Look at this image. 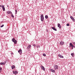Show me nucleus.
Instances as JSON below:
<instances>
[{
    "instance_id": "1",
    "label": "nucleus",
    "mask_w": 75,
    "mask_h": 75,
    "mask_svg": "<svg viewBox=\"0 0 75 75\" xmlns=\"http://www.w3.org/2000/svg\"><path fill=\"white\" fill-rule=\"evenodd\" d=\"M40 18H41V20L42 21H43L44 19V15H43V14H42L41 15Z\"/></svg>"
},
{
    "instance_id": "2",
    "label": "nucleus",
    "mask_w": 75,
    "mask_h": 75,
    "mask_svg": "<svg viewBox=\"0 0 75 75\" xmlns=\"http://www.w3.org/2000/svg\"><path fill=\"white\" fill-rule=\"evenodd\" d=\"M0 7H1L2 8L4 11H5V7H4V6L0 5Z\"/></svg>"
},
{
    "instance_id": "3",
    "label": "nucleus",
    "mask_w": 75,
    "mask_h": 75,
    "mask_svg": "<svg viewBox=\"0 0 75 75\" xmlns=\"http://www.w3.org/2000/svg\"><path fill=\"white\" fill-rule=\"evenodd\" d=\"M12 41L15 44H17V40H15V38H13L12 39Z\"/></svg>"
},
{
    "instance_id": "4",
    "label": "nucleus",
    "mask_w": 75,
    "mask_h": 75,
    "mask_svg": "<svg viewBox=\"0 0 75 75\" xmlns=\"http://www.w3.org/2000/svg\"><path fill=\"white\" fill-rule=\"evenodd\" d=\"M54 68L55 70V69H58V67L57 65H55L54 66Z\"/></svg>"
},
{
    "instance_id": "5",
    "label": "nucleus",
    "mask_w": 75,
    "mask_h": 75,
    "mask_svg": "<svg viewBox=\"0 0 75 75\" xmlns=\"http://www.w3.org/2000/svg\"><path fill=\"white\" fill-rule=\"evenodd\" d=\"M13 73L15 74V75H16L17 74H18V72H17V71H13Z\"/></svg>"
},
{
    "instance_id": "6",
    "label": "nucleus",
    "mask_w": 75,
    "mask_h": 75,
    "mask_svg": "<svg viewBox=\"0 0 75 75\" xmlns=\"http://www.w3.org/2000/svg\"><path fill=\"white\" fill-rule=\"evenodd\" d=\"M70 18L73 21H75V19H74V18L72 16H70Z\"/></svg>"
},
{
    "instance_id": "7",
    "label": "nucleus",
    "mask_w": 75,
    "mask_h": 75,
    "mask_svg": "<svg viewBox=\"0 0 75 75\" xmlns=\"http://www.w3.org/2000/svg\"><path fill=\"white\" fill-rule=\"evenodd\" d=\"M41 69H42V70H43V71H45V70L44 67V66H41Z\"/></svg>"
},
{
    "instance_id": "8",
    "label": "nucleus",
    "mask_w": 75,
    "mask_h": 75,
    "mask_svg": "<svg viewBox=\"0 0 75 75\" xmlns=\"http://www.w3.org/2000/svg\"><path fill=\"white\" fill-rule=\"evenodd\" d=\"M18 52L20 53V54H22V50L21 49H20L18 51Z\"/></svg>"
},
{
    "instance_id": "9",
    "label": "nucleus",
    "mask_w": 75,
    "mask_h": 75,
    "mask_svg": "<svg viewBox=\"0 0 75 75\" xmlns=\"http://www.w3.org/2000/svg\"><path fill=\"white\" fill-rule=\"evenodd\" d=\"M58 57L60 58H64V56L60 54H59Z\"/></svg>"
},
{
    "instance_id": "10",
    "label": "nucleus",
    "mask_w": 75,
    "mask_h": 75,
    "mask_svg": "<svg viewBox=\"0 0 75 75\" xmlns=\"http://www.w3.org/2000/svg\"><path fill=\"white\" fill-rule=\"evenodd\" d=\"M60 45H64V42L62 41L60 42Z\"/></svg>"
},
{
    "instance_id": "11",
    "label": "nucleus",
    "mask_w": 75,
    "mask_h": 75,
    "mask_svg": "<svg viewBox=\"0 0 75 75\" xmlns=\"http://www.w3.org/2000/svg\"><path fill=\"white\" fill-rule=\"evenodd\" d=\"M6 62H1L0 64L1 65H5V64H6Z\"/></svg>"
},
{
    "instance_id": "12",
    "label": "nucleus",
    "mask_w": 75,
    "mask_h": 75,
    "mask_svg": "<svg viewBox=\"0 0 75 75\" xmlns=\"http://www.w3.org/2000/svg\"><path fill=\"white\" fill-rule=\"evenodd\" d=\"M58 27H59V28H61V25L60 24L58 23L57 24Z\"/></svg>"
},
{
    "instance_id": "13",
    "label": "nucleus",
    "mask_w": 75,
    "mask_h": 75,
    "mask_svg": "<svg viewBox=\"0 0 75 75\" xmlns=\"http://www.w3.org/2000/svg\"><path fill=\"white\" fill-rule=\"evenodd\" d=\"M31 47V45H29L28 46V47H27V49L28 50H29Z\"/></svg>"
},
{
    "instance_id": "14",
    "label": "nucleus",
    "mask_w": 75,
    "mask_h": 75,
    "mask_svg": "<svg viewBox=\"0 0 75 75\" xmlns=\"http://www.w3.org/2000/svg\"><path fill=\"white\" fill-rule=\"evenodd\" d=\"M50 71L51 72H53L54 73L55 71V70L53 69H50Z\"/></svg>"
},
{
    "instance_id": "15",
    "label": "nucleus",
    "mask_w": 75,
    "mask_h": 75,
    "mask_svg": "<svg viewBox=\"0 0 75 75\" xmlns=\"http://www.w3.org/2000/svg\"><path fill=\"white\" fill-rule=\"evenodd\" d=\"M51 28H52V29H53V30L54 31H57V29H56V28H54V27H52Z\"/></svg>"
},
{
    "instance_id": "16",
    "label": "nucleus",
    "mask_w": 75,
    "mask_h": 75,
    "mask_svg": "<svg viewBox=\"0 0 75 75\" xmlns=\"http://www.w3.org/2000/svg\"><path fill=\"white\" fill-rule=\"evenodd\" d=\"M11 68L12 69H13L14 68H16V67L15 66L13 65L12 66Z\"/></svg>"
},
{
    "instance_id": "17",
    "label": "nucleus",
    "mask_w": 75,
    "mask_h": 75,
    "mask_svg": "<svg viewBox=\"0 0 75 75\" xmlns=\"http://www.w3.org/2000/svg\"><path fill=\"white\" fill-rule=\"evenodd\" d=\"M7 14H11L12 13V12L10 11H8L7 12Z\"/></svg>"
},
{
    "instance_id": "18",
    "label": "nucleus",
    "mask_w": 75,
    "mask_h": 75,
    "mask_svg": "<svg viewBox=\"0 0 75 75\" xmlns=\"http://www.w3.org/2000/svg\"><path fill=\"white\" fill-rule=\"evenodd\" d=\"M69 45L71 47H73V45H72V43H70Z\"/></svg>"
},
{
    "instance_id": "19",
    "label": "nucleus",
    "mask_w": 75,
    "mask_h": 75,
    "mask_svg": "<svg viewBox=\"0 0 75 75\" xmlns=\"http://www.w3.org/2000/svg\"><path fill=\"white\" fill-rule=\"evenodd\" d=\"M11 16L12 17H13V18H14V15L13 14V13H11Z\"/></svg>"
},
{
    "instance_id": "20",
    "label": "nucleus",
    "mask_w": 75,
    "mask_h": 75,
    "mask_svg": "<svg viewBox=\"0 0 75 75\" xmlns=\"http://www.w3.org/2000/svg\"><path fill=\"white\" fill-rule=\"evenodd\" d=\"M45 18H46L47 19L48 18V16L46 15L45 16Z\"/></svg>"
},
{
    "instance_id": "21",
    "label": "nucleus",
    "mask_w": 75,
    "mask_h": 75,
    "mask_svg": "<svg viewBox=\"0 0 75 75\" xmlns=\"http://www.w3.org/2000/svg\"><path fill=\"white\" fill-rule=\"evenodd\" d=\"M71 56H72L73 57H74V53H71Z\"/></svg>"
},
{
    "instance_id": "22",
    "label": "nucleus",
    "mask_w": 75,
    "mask_h": 75,
    "mask_svg": "<svg viewBox=\"0 0 75 75\" xmlns=\"http://www.w3.org/2000/svg\"><path fill=\"white\" fill-rule=\"evenodd\" d=\"M1 69H2V68L0 67V72H1Z\"/></svg>"
},
{
    "instance_id": "23",
    "label": "nucleus",
    "mask_w": 75,
    "mask_h": 75,
    "mask_svg": "<svg viewBox=\"0 0 75 75\" xmlns=\"http://www.w3.org/2000/svg\"><path fill=\"white\" fill-rule=\"evenodd\" d=\"M43 56H44V57H45L46 56V54H43Z\"/></svg>"
},
{
    "instance_id": "24",
    "label": "nucleus",
    "mask_w": 75,
    "mask_h": 75,
    "mask_svg": "<svg viewBox=\"0 0 75 75\" xmlns=\"http://www.w3.org/2000/svg\"><path fill=\"white\" fill-rule=\"evenodd\" d=\"M15 12H16L15 14H17V10H15Z\"/></svg>"
},
{
    "instance_id": "25",
    "label": "nucleus",
    "mask_w": 75,
    "mask_h": 75,
    "mask_svg": "<svg viewBox=\"0 0 75 75\" xmlns=\"http://www.w3.org/2000/svg\"><path fill=\"white\" fill-rule=\"evenodd\" d=\"M69 23H67V26H69Z\"/></svg>"
},
{
    "instance_id": "26",
    "label": "nucleus",
    "mask_w": 75,
    "mask_h": 75,
    "mask_svg": "<svg viewBox=\"0 0 75 75\" xmlns=\"http://www.w3.org/2000/svg\"><path fill=\"white\" fill-rule=\"evenodd\" d=\"M4 26V25L3 24V25H2L1 26V27L2 28V27H3Z\"/></svg>"
},
{
    "instance_id": "27",
    "label": "nucleus",
    "mask_w": 75,
    "mask_h": 75,
    "mask_svg": "<svg viewBox=\"0 0 75 75\" xmlns=\"http://www.w3.org/2000/svg\"><path fill=\"white\" fill-rule=\"evenodd\" d=\"M11 54L12 55H14V53H11Z\"/></svg>"
},
{
    "instance_id": "28",
    "label": "nucleus",
    "mask_w": 75,
    "mask_h": 75,
    "mask_svg": "<svg viewBox=\"0 0 75 75\" xmlns=\"http://www.w3.org/2000/svg\"><path fill=\"white\" fill-rule=\"evenodd\" d=\"M33 46L35 47V45H33Z\"/></svg>"
},
{
    "instance_id": "29",
    "label": "nucleus",
    "mask_w": 75,
    "mask_h": 75,
    "mask_svg": "<svg viewBox=\"0 0 75 75\" xmlns=\"http://www.w3.org/2000/svg\"><path fill=\"white\" fill-rule=\"evenodd\" d=\"M46 31L47 32H48V29H46Z\"/></svg>"
},
{
    "instance_id": "30",
    "label": "nucleus",
    "mask_w": 75,
    "mask_h": 75,
    "mask_svg": "<svg viewBox=\"0 0 75 75\" xmlns=\"http://www.w3.org/2000/svg\"><path fill=\"white\" fill-rule=\"evenodd\" d=\"M73 44H74V45H75V42H73Z\"/></svg>"
},
{
    "instance_id": "31",
    "label": "nucleus",
    "mask_w": 75,
    "mask_h": 75,
    "mask_svg": "<svg viewBox=\"0 0 75 75\" xmlns=\"http://www.w3.org/2000/svg\"><path fill=\"white\" fill-rule=\"evenodd\" d=\"M36 47H37V48H38V47H39V46L37 45V46H36Z\"/></svg>"
},
{
    "instance_id": "32",
    "label": "nucleus",
    "mask_w": 75,
    "mask_h": 75,
    "mask_svg": "<svg viewBox=\"0 0 75 75\" xmlns=\"http://www.w3.org/2000/svg\"><path fill=\"white\" fill-rule=\"evenodd\" d=\"M75 47L74 45H73V47Z\"/></svg>"
},
{
    "instance_id": "33",
    "label": "nucleus",
    "mask_w": 75,
    "mask_h": 75,
    "mask_svg": "<svg viewBox=\"0 0 75 75\" xmlns=\"http://www.w3.org/2000/svg\"><path fill=\"white\" fill-rule=\"evenodd\" d=\"M72 50H73V47H72Z\"/></svg>"
},
{
    "instance_id": "34",
    "label": "nucleus",
    "mask_w": 75,
    "mask_h": 75,
    "mask_svg": "<svg viewBox=\"0 0 75 75\" xmlns=\"http://www.w3.org/2000/svg\"><path fill=\"white\" fill-rule=\"evenodd\" d=\"M69 47V48H71V46H70Z\"/></svg>"
},
{
    "instance_id": "35",
    "label": "nucleus",
    "mask_w": 75,
    "mask_h": 75,
    "mask_svg": "<svg viewBox=\"0 0 75 75\" xmlns=\"http://www.w3.org/2000/svg\"><path fill=\"white\" fill-rule=\"evenodd\" d=\"M7 6V7H8V5Z\"/></svg>"
}]
</instances>
